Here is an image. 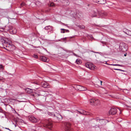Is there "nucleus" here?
<instances>
[{"label": "nucleus", "instance_id": "nucleus-1", "mask_svg": "<svg viewBox=\"0 0 131 131\" xmlns=\"http://www.w3.org/2000/svg\"><path fill=\"white\" fill-rule=\"evenodd\" d=\"M119 48L121 51L123 52L126 51L128 49L127 45L124 43H121L119 44Z\"/></svg>", "mask_w": 131, "mask_h": 131}, {"label": "nucleus", "instance_id": "nucleus-2", "mask_svg": "<svg viewBox=\"0 0 131 131\" xmlns=\"http://www.w3.org/2000/svg\"><path fill=\"white\" fill-rule=\"evenodd\" d=\"M90 103L92 105L95 106L99 105L100 104V101L98 99H91L90 100Z\"/></svg>", "mask_w": 131, "mask_h": 131}, {"label": "nucleus", "instance_id": "nucleus-3", "mask_svg": "<svg viewBox=\"0 0 131 131\" xmlns=\"http://www.w3.org/2000/svg\"><path fill=\"white\" fill-rule=\"evenodd\" d=\"M52 123L50 121L47 120L44 123L43 126L45 127L50 129L52 127Z\"/></svg>", "mask_w": 131, "mask_h": 131}, {"label": "nucleus", "instance_id": "nucleus-4", "mask_svg": "<svg viewBox=\"0 0 131 131\" xmlns=\"http://www.w3.org/2000/svg\"><path fill=\"white\" fill-rule=\"evenodd\" d=\"M64 125L65 126L66 131H73L70 128L71 124L68 123H65Z\"/></svg>", "mask_w": 131, "mask_h": 131}, {"label": "nucleus", "instance_id": "nucleus-5", "mask_svg": "<svg viewBox=\"0 0 131 131\" xmlns=\"http://www.w3.org/2000/svg\"><path fill=\"white\" fill-rule=\"evenodd\" d=\"M85 66L91 70H93L94 69L95 66L93 64L90 63H88L85 64Z\"/></svg>", "mask_w": 131, "mask_h": 131}, {"label": "nucleus", "instance_id": "nucleus-6", "mask_svg": "<svg viewBox=\"0 0 131 131\" xmlns=\"http://www.w3.org/2000/svg\"><path fill=\"white\" fill-rule=\"evenodd\" d=\"M5 29L8 30H9L10 32H12L11 34H15L16 33V29H14V30L11 29L12 27L8 26H7L5 27Z\"/></svg>", "mask_w": 131, "mask_h": 131}, {"label": "nucleus", "instance_id": "nucleus-7", "mask_svg": "<svg viewBox=\"0 0 131 131\" xmlns=\"http://www.w3.org/2000/svg\"><path fill=\"white\" fill-rule=\"evenodd\" d=\"M117 112V109L115 108H112L109 112L110 114L114 115Z\"/></svg>", "mask_w": 131, "mask_h": 131}, {"label": "nucleus", "instance_id": "nucleus-8", "mask_svg": "<svg viewBox=\"0 0 131 131\" xmlns=\"http://www.w3.org/2000/svg\"><path fill=\"white\" fill-rule=\"evenodd\" d=\"M45 29L48 30L50 32V33H52L53 32V28L52 26H47L45 27Z\"/></svg>", "mask_w": 131, "mask_h": 131}, {"label": "nucleus", "instance_id": "nucleus-9", "mask_svg": "<svg viewBox=\"0 0 131 131\" xmlns=\"http://www.w3.org/2000/svg\"><path fill=\"white\" fill-rule=\"evenodd\" d=\"M98 14L102 18H104L107 15V13L103 12H98Z\"/></svg>", "mask_w": 131, "mask_h": 131}, {"label": "nucleus", "instance_id": "nucleus-10", "mask_svg": "<svg viewBox=\"0 0 131 131\" xmlns=\"http://www.w3.org/2000/svg\"><path fill=\"white\" fill-rule=\"evenodd\" d=\"M29 119L30 121L34 123H36L38 121L37 119L33 116H30Z\"/></svg>", "mask_w": 131, "mask_h": 131}, {"label": "nucleus", "instance_id": "nucleus-11", "mask_svg": "<svg viewBox=\"0 0 131 131\" xmlns=\"http://www.w3.org/2000/svg\"><path fill=\"white\" fill-rule=\"evenodd\" d=\"M3 45L5 46L6 48H8L10 49H11V47H14V46L12 44L5 42H4Z\"/></svg>", "mask_w": 131, "mask_h": 131}, {"label": "nucleus", "instance_id": "nucleus-12", "mask_svg": "<svg viewBox=\"0 0 131 131\" xmlns=\"http://www.w3.org/2000/svg\"><path fill=\"white\" fill-rule=\"evenodd\" d=\"M77 87L78 89L80 91H84L87 90L86 88L81 85H78Z\"/></svg>", "mask_w": 131, "mask_h": 131}, {"label": "nucleus", "instance_id": "nucleus-13", "mask_svg": "<svg viewBox=\"0 0 131 131\" xmlns=\"http://www.w3.org/2000/svg\"><path fill=\"white\" fill-rule=\"evenodd\" d=\"M78 111L80 114H83L84 115H87L89 114V113L83 110H81L80 111Z\"/></svg>", "mask_w": 131, "mask_h": 131}, {"label": "nucleus", "instance_id": "nucleus-14", "mask_svg": "<svg viewBox=\"0 0 131 131\" xmlns=\"http://www.w3.org/2000/svg\"><path fill=\"white\" fill-rule=\"evenodd\" d=\"M42 60L44 61L47 62L49 61V60L45 56H42L41 57Z\"/></svg>", "mask_w": 131, "mask_h": 131}, {"label": "nucleus", "instance_id": "nucleus-15", "mask_svg": "<svg viewBox=\"0 0 131 131\" xmlns=\"http://www.w3.org/2000/svg\"><path fill=\"white\" fill-rule=\"evenodd\" d=\"M98 12H99L96 9V11L95 10L93 12V13L91 15V16L92 17H94L96 16L97 14V13H98Z\"/></svg>", "mask_w": 131, "mask_h": 131}, {"label": "nucleus", "instance_id": "nucleus-16", "mask_svg": "<svg viewBox=\"0 0 131 131\" xmlns=\"http://www.w3.org/2000/svg\"><path fill=\"white\" fill-rule=\"evenodd\" d=\"M61 33H64L65 32H69V30H68L66 29H61Z\"/></svg>", "mask_w": 131, "mask_h": 131}, {"label": "nucleus", "instance_id": "nucleus-17", "mask_svg": "<svg viewBox=\"0 0 131 131\" xmlns=\"http://www.w3.org/2000/svg\"><path fill=\"white\" fill-rule=\"evenodd\" d=\"M27 92L28 93H32L33 90L29 88H27L26 89Z\"/></svg>", "mask_w": 131, "mask_h": 131}, {"label": "nucleus", "instance_id": "nucleus-18", "mask_svg": "<svg viewBox=\"0 0 131 131\" xmlns=\"http://www.w3.org/2000/svg\"><path fill=\"white\" fill-rule=\"evenodd\" d=\"M42 86L43 88H47L48 86V84L47 83H44L42 84Z\"/></svg>", "mask_w": 131, "mask_h": 131}, {"label": "nucleus", "instance_id": "nucleus-19", "mask_svg": "<svg viewBox=\"0 0 131 131\" xmlns=\"http://www.w3.org/2000/svg\"><path fill=\"white\" fill-rule=\"evenodd\" d=\"M26 5L25 3L24 2H23L20 4V8H21L24 6H26Z\"/></svg>", "mask_w": 131, "mask_h": 131}, {"label": "nucleus", "instance_id": "nucleus-20", "mask_svg": "<svg viewBox=\"0 0 131 131\" xmlns=\"http://www.w3.org/2000/svg\"><path fill=\"white\" fill-rule=\"evenodd\" d=\"M75 62L78 64H80L81 63V61L78 59H77L76 60Z\"/></svg>", "mask_w": 131, "mask_h": 131}, {"label": "nucleus", "instance_id": "nucleus-21", "mask_svg": "<svg viewBox=\"0 0 131 131\" xmlns=\"http://www.w3.org/2000/svg\"><path fill=\"white\" fill-rule=\"evenodd\" d=\"M24 122V121L21 119H19V118H17V122H20L21 123H23Z\"/></svg>", "mask_w": 131, "mask_h": 131}, {"label": "nucleus", "instance_id": "nucleus-22", "mask_svg": "<svg viewBox=\"0 0 131 131\" xmlns=\"http://www.w3.org/2000/svg\"><path fill=\"white\" fill-rule=\"evenodd\" d=\"M126 34L128 35L131 36V31L128 30V31H127V33H126Z\"/></svg>", "mask_w": 131, "mask_h": 131}, {"label": "nucleus", "instance_id": "nucleus-23", "mask_svg": "<svg viewBox=\"0 0 131 131\" xmlns=\"http://www.w3.org/2000/svg\"><path fill=\"white\" fill-rule=\"evenodd\" d=\"M110 65H112V66H119L120 67H123V66L122 65H120L119 64H110Z\"/></svg>", "mask_w": 131, "mask_h": 131}, {"label": "nucleus", "instance_id": "nucleus-24", "mask_svg": "<svg viewBox=\"0 0 131 131\" xmlns=\"http://www.w3.org/2000/svg\"><path fill=\"white\" fill-rule=\"evenodd\" d=\"M78 26L79 28L82 29H84L85 28V27L83 25H79Z\"/></svg>", "mask_w": 131, "mask_h": 131}, {"label": "nucleus", "instance_id": "nucleus-25", "mask_svg": "<svg viewBox=\"0 0 131 131\" xmlns=\"http://www.w3.org/2000/svg\"><path fill=\"white\" fill-rule=\"evenodd\" d=\"M63 2L65 4L66 3L67 4H66V5H67L69 4V2L67 0H63Z\"/></svg>", "mask_w": 131, "mask_h": 131}, {"label": "nucleus", "instance_id": "nucleus-26", "mask_svg": "<svg viewBox=\"0 0 131 131\" xmlns=\"http://www.w3.org/2000/svg\"><path fill=\"white\" fill-rule=\"evenodd\" d=\"M17 94L20 95L21 96H23L24 95V93H18Z\"/></svg>", "mask_w": 131, "mask_h": 131}, {"label": "nucleus", "instance_id": "nucleus-27", "mask_svg": "<svg viewBox=\"0 0 131 131\" xmlns=\"http://www.w3.org/2000/svg\"><path fill=\"white\" fill-rule=\"evenodd\" d=\"M78 15H79L80 17L82 16L83 15L82 13L81 12H79L78 14H77V15L78 16Z\"/></svg>", "mask_w": 131, "mask_h": 131}, {"label": "nucleus", "instance_id": "nucleus-28", "mask_svg": "<svg viewBox=\"0 0 131 131\" xmlns=\"http://www.w3.org/2000/svg\"><path fill=\"white\" fill-rule=\"evenodd\" d=\"M128 30L125 28H124L123 29V31L126 34L127 33V31H128Z\"/></svg>", "mask_w": 131, "mask_h": 131}, {"label": "nucleus", "instance_id": "nucleus-29", "mask_svg": "<svg viewBox=\"0 0 131 131\" xmlns=\"http://www.w3.org/2000/svg\"><path fill=\"white\" fill-rule=\"evenodd\" d=\"M59 120H61L62 119V117L61 115H59Z\"/></svg>", "mask_w": 131, "mask_h": 131}, {"label": "nucleus", "instance_id": "nucleus-30", "mask_svg": "<svg viewBox=\"0 0 131 131\" xmlns=\"http://www.w3.org/2000/svg\"><path fill=\"white\" fill-rule=\"evenodd\" d=\"M33 57L35 58H38L37 55L35 54H34Z\"/></svg>", "mask_w": 131, "mask_h": 131}, {"label": "nucleus", "instance_id": "nucleus-31", "mask_svg": "<svg viewBox=\"0 0 131 131\" xmlns=\"http://www.w3.org/2000/svg\"><path fill=\"white\" fill-rule=\"evenodd\" d=\"M61 24L62 25H64V26H66L67 27H68V26H67V24H65L64 23H61Z\"/></svg>", "mask_w": 131, "mask_h": 131}, {"label": "nucleus", "instance_id": "nucleus-32", "mask_svg": "<svg viewBox=\"0 0 131 131\" xmlns=\"http://www.w3.org/2000/svg\"><path fill=\"white\" fill-rule=\"evenodd\" d=\"M51 6H55L54 4L53 3H52L51 4Z\"/></svg>", "mask_w": 131, "mask_h": 131}, {"label": "nucleus", "instance_id": "nucleus-33", "mask_svg": "<svg viewBox=\"0 0 131 131\" xmlns=\"http://www.w3.org/2000/svg\"><path fill=\"white\" fill-rule=\"evenodd\" d=\"M67 39V37H65L62 38V39L63 40H65Z\"/></svg>", "mask_w": 131, "mask_h": 131}, {"label": "nucleus", "instance_id": "nucleus-34", "mask_svg": "<svg viewBox=\"0 0 131 131\" xmlns=\"http://www.w3.org/2000/svg\"><path fill=\"white\" fill-rule=\"evenodd\" d=\"M114 70H119V71L120 70V69H114Z\"/></svg>", "mask_w": 131, "mask_h": 131}, {"label": "nucleus", "instance_id": "nucleus-35", "mask_svg": "<svg viewBox=\"0 0 131 131\" xmlns=\"http://www.w3.org/2000/svg\"><path fill=\"white\" fill-rule=\"evenodd\" d=\"M3 67L2 65H0V69L2 68Z\"/></svg>", "mask_w": 131, "mask_h": 131}, {"label": "nucleus", "instance_id": "nucleus-36", "mask_svg": "<svg viewBox=\"0 0 131 131\" xmlns=\"http://www.w3.org/2000/svg\"><path fill=\"white\" fill-rule=\"evenodd\" d=\"M3 80V78H0V81H1Z\"/></svg>", "mask_w": 131, "mask_h": 131}, {"label": "nucleus", "instance_id": "nucleus-37", "mask_svg": "<svg viewBox=\"0 0 131 131\" xmlns=\"http://www.w3.org/2000/svg\"><path fill=\"white\" fill-rule=\"evenodd\" d=\"M17 102H23V101H17Z\"/></svg>", "mask_w": 131, "mask_h": 131}, {"label": "nucleus", "instance_id": "nucleus-38", "mask_svg": "<svg viewBox=\"0 0 131 131\" xmlns=\"http://www.w3.org/2000/svg\"><path fill=\"white\" fill-rule=\"evenodd\" d=\"M73 54L75 56H77V55L76 54H75V53H73Z\"/></svg>", "mask_w": 131, "mask_h": 131}, {"label": "nucleus", "instance_id": "nucleus-39", "mask_svg": "<svg viewBox=\"0 0 131 131\" xmlns=\"http://www.w3.org/2000/svg\"><path fill=\"white\" fill-rule=\"evenodd\" d=\"M2 110L1 109H0V112H2Z\"/></svg>", "mask_w": 131, "mask_h": 131}, {"label": "nucleus", "instance_id": "nucleus-40", "mask_svg": "<svg viewBox=\"0 0 131 131\" xmlns=\"http://www.w3.org/2000/svg\"><path fill=\"white\" fill-rule=\"evenodd\" d=\"M117 121L119 122H120L121 121V120H119V119H118V120H117Z\"/></svg>", "mask_w": 131, "mask_h": 131}, {"label": "nucleus", "instance_id": "nucleus-41", "mask_svg": "<svg viewBox=\"0 0 131 131\" xmlns=\"http://www.w3.org/2000/svg\"><path fill=\"white\" fill-rule=\"evenodd\" d=\"M119 71H124L122 70H121V69H120V70H119Z\"/></svg>", "mask_w": 131, "mask_h": 131}, {"label": "nucleus", "instance_id": "nucleus-42", "mask_svg": "<svg viewBox=\"0 0 131 131\" xmlns=\"http://www.w3.org/2000/svg\"><path fill=\"white\" fill-rule=\"evenodd\" d=\"M100 81V82H101V85H102V81Z\"/></svg>", "mask_w": 131, "mask_h": 131}, {"label": "nucleus", "instance_id": "nucleus-43", "mask_svg": "<svg viewBox=\"0 0 131 131\" xmlns=\"http://www.w3.org/2000/svg\"><path fill=\"white\" fill-rule=\"evenodd\" d=\"M44 49L46 51L48 52V51H47V50H46V48H44Z\"/></svg>", "mask_w": 131, "mask_h": 131}, {"label": "nucleus", "instance_id": "nucleus-44", "mask_svg": "<svg viewBox=\"0 0 131 131\" xmlns=\"http://www.w3.org/2000/svg\"><path fill=\"white\" fill-rule=\"evenodd\" d=\"M105 63H104L105 64H107V63L106 61H105Z\"/></svg>", "mask_w": 131, "mask_h": 131}, {"label": "nucleus", "instance_id": "nucleus-45", "mask_svg": "<svg viewBox=\"0 0 131 131\" xmlns=\"http://www.w3.org/2000/svg\"><path fill=\"white\" fill-rule=\"evenodd\" d=\"M126 54H124V56H126Z\"/></svg>", "mask_w": 131, "mask_h": 131}, {"label": "nucleus", "instance_id": "nucleus-46", "mask_svg": "<svg viewBox=\"0 0 131 131\" xmlns=\"http://www.w3.org/2000/svg\"><path fill=\"white\" fill-rule=\"evenodd\" d=\"M4 48L5 49H6V50H7V49H6V48H5V47H4Z\"/></svg>", "mask_w": 131, "mask_h": 131}, {"label": "nucleus", "instance_id": "nucleus-47", "mask_svg": "<svg viewBox=\"0 0 131 131\" xmlns=\"http://www.w3.org/2000/svg\"><path fill=\"white\" fill-rule=\"evenodd\" d=\"M96 53H101V52L99 53V52H96Z\"/></svg>", "mask_w": 131, "mask_h": 131}, {"label": "nucleus", "instance_id": "nucleus-48", "mask_svg": "<svg viewBox=\"0 0 131 131\" xmlns=\"http://www.w3.org/2000/svg\"><path fill=\"white\" fill-rule=\"evenodd\" d=\"M107 64H108V65H110V64H108V63H107Z\"/></svg>", "mask_w": 131, "mask_h": 131}, {"label": "nucleus", "instance_id": "nucleus-49", "mask_svg": "<svg viewBox=\"0 0 131 131\" xmlns=\"http://www.w3.org/2000/svg\"><path fill=\"white\" fill-rule=\"evenodd\" d=\"M15 122H16V123H15V124H16V121H15Z\"/></svg>", "mask_w": 131, "mask_h": 131}, {"label": "nucleus", "instance_id": "nucleus-50", "mask_svg": "<svg viewBox=\"0 0 131 131\" xmlns=\"http://www.w3.org/2000/svg\"><path fill=\"white\" fill-rule=\"evenodd\" d=\"M17 115H19V114H18L17 113Z\"/></svg>", "mask_w": 131, "mask_h": 131}, {"label": "nucleus", "instance_id": "nucleus-51", "mask_svg": "<svg viewBox=\"0 0 131 131\" xmlns=\"http://www.w3.org/2000/svg\"><path fill=\"white\" fill-rule=\"evenodd\" d=\"M60 41V40H58V41Z\"/></svg>", "mask_w": 131, "mask_h": 131}, {"label": "nucleus", "instance_id": "nucleus-52", "mask_svg": "<svg viewBox=\"0 0 131 131\" xmlns=\"http://www.w3.org/2000/svg\"><path fill=\"white\" fill-rule=\"evenodd\" d=\"M49 31H48V33H49Z\"/></svg>", "mask_w": 131, "mask_h": 131}, {"label": "nucleus", "instance_id": "nucleus-53", "mask_svg": "<svg viewBox=\"0 0 131 131\" xmlns=\"http://www.w3.org/2000/svg\"><path fill=\"white\" fill-rule=\"evenodd\" d=\"M0 131H2L0 129Z\"/></svg>", "mask_w": 131, "mask_h": 131}, {"label": "nucleus", "instance_id": "nucleus-54", "mask_svg": "<svg viewBox=\"0 0 131 131\" xmlns=\"http://www.w3.org/2000/svg\"><path fill=\"white\" fill-rule=\"evenodd\" d=\"M56 40V41H57V40Z\"/></svg>", "mask_w": 131, "mask_h": 131}, {"label": "nucleus", "instance_id": "nucleus-55", "mask_svg": "<svg viewBox=\"0 0 131 131\" xmlns=\"http://www.w3.org/2000/svg\"><path fill=\"white\" fill-rule=\"evenodd\" d=\"M15 125V126H16V125Z\"/></svg>", "mask_w": 131, "mask_h": 131}]
</instances>
